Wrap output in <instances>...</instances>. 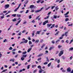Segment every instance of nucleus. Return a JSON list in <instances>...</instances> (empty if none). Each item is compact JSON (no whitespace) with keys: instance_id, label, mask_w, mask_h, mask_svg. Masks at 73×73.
Wrapping results in <instances>:
<instances>
[{"instance_id":"nucleus-40","label":"nucleus","mask_w":73,"mask_h":73,"mask_svg":"<svg viewBox=\"0 0 73 73\" xmlns=\"http://www.w3.org/2000/svg\"><path fill=\"white\" fill-rule=\"evenodd\" d=\"M21 33L20 32L18 34H17L18 36H21Z\"/></svg>"},{"instance_id":"nucleus-20","label":"nucleus","mask_w":73,"mask_h":73,"mask_svg":"<svg viewBox=\"0 0 73 73\" xmlns=\"http://www.w3.org/2000/svg\"><path fill=\"white\" fill-rule=\"evenodd\" d=\"M25 59V58H24V57H22L21 58V60L22 61H24V60Z\"/></svg>"},{"instance_id":"nucleus-22","label":"nucleus","mask_w":73,"mask_h":73,"mask_svg":"<svg viewBox=\"0 0 73 73\" xmlns=\"http://www.w3.org/2000/svg\"><path fill=\"white\" fill-rule=\"evenodd\" d=\"M49 17V15L46 16V17L44 18V19H48Z\"/></svg>"},{"instance_id":"nucleus-8","label":"nucleus","mask_w":73,"mask_h":73,"mask_svg":"<svg viewBox=\"0 0 73 73\" xmlns=\"http://www.w3.org/2000/svg\"><path fill=\"white\" fill-rule=\"evenodd\" d=\"M44 70L42 69H40V70L39 71V73H42V72H44Z\"/></svg>"},{"instance_id":"nucleus-47","label":"nucleus","mask_w":73,"mask_h":73,"mask_svg":"<svg viewBox=\"0 0 73 73\" xmlns=\"http://www.w3.org/2000/svg\"><path fill=\"white\" fill-rule=\"evenodd\" d=\"M51 43L52 44H54V43H55V42H54V40H52L51 41Z\"/></svg>"},{"instance_id":"nucleus-32","label":"nucleus","mask_w":73,"mask_h":73,"mask_svg":"<svg viewBox=\"0 0 73 73\" xmlns=\"http://www.w3.org/2000/svg\"><path fill=\"white\" fill-rule=\"evenodd\" d=\"M34 7V5H31L30 7V8H33Z\"/></svg>"},{"instance_id":"nucleus-48","label":"nucleus","mask_w":73,"mask_h":73,"mask_svg":"<svg viewBox=\"0 0 73 73\" xmlns=\"http://www.w3.org/2000/svg\"><path fill=\"white\" fill-rule=\"evenodd\" d=\"M46 61H47V62H49V60L48 59V57L46 58Z\"/></svg>"},{"instance_id":"nucleus-28","label":"nucleus","mask_w":73,"mask_h":73,"mask_svg":"<svg viewBox=\"0 0 73 73\" xmlns=\"http://www.w3.org/2000/svg\"><path fill=\"white\" fill-rule=\"evenodd\" d=\"M16 14H13L12 15V16H13V17H16Z\"/></svg>"},{"instance_id":"nucleus-43","label":"nucleus","mask_w":73,"mask_h":73,"mask_svg":"<svg viewBox=\"0 0 73 73\" xmlns=\"http://www.w3.org/2000/svg\"><path fill=\"white\" fill-rule=\"evenodd\" d=\"M13 49V48L12 47H11L9 48V50H12Z\"/></svg>"},{"instance_id":"nucleus-54","label":"nucleus","mask_w":73,"mask_h":73,"mask_svg":"<svg viewBox=\"0 0 73 73\" xmlns=\"http://www.w3.org/2000/svg\"><path fill=\"white\" fill-rule=\"evenodd\" d=\"M16 21V19L15 18L13 20V21Z\"/></svg>"},{"instance_id":"nucleus-23","label":"nucleus","mask_w":73,"mask_h":73,"mask_svg":"<svg viewBox=\"0 0 73 73\" xmlns=\"http://www.w3.org/2000/svg\"><path fill=\"white\" fill-rule=\"evenodd\" d=\"M73 50V48H69V51H70V50Z\"/></svg>"},{"instance_id":"nucleus-15","label":"nucleus","mask_w":73,"mask_h":73,"mask_svg":"<svg viewBox=\"0 0 73 73\" xmlns=\"http://www.w3.org/2000/svg\"><path fill=\"white\" fill-rule=\"evenodd\" d=\"M40 32H41V31H37L36 33V35H39L40 33Z\"/></svg>"},{"instance_id":"nucleus-56","label":"nucleus","mask_w":73,"mask_h":73,"mask_svg":"<svg viewBox=\"0 0 73 73\" xmlns=\"http://www.w3.org/2000/svg\"><path fill=\"white\" fill-rule=\"evenodd\" d=\"M50 7H48L47 8H46V9H45V10H47V9H48L50 8Z\"/></svg>"},{"instance_id":"nucleus-60","label":"nucleus","mask_w":73,"mask_h":73,"mask_svg":"<svg viewBox=\"0 0 73 73\" xmlns=\"http://www.w3.org/2000/svg\"><path fill=\"white\" fill-rule=\"evenodd\" d=\"M28 12H29V10H27L25 12V13H28Z\"/></svg>"},{"instance_id":"nucleus-50","label":"nucleus","mask_w":73,"mask_h":73,"mask_svg":"<svg viewBox=\"0 0 73 73\" xmlns=\"http://www.w3.org/2000/svg\"><path fill=\"white\" fill-rule=\"evenodd\" d=\"M48 62H44V65H46L47 64H48Z\"/></svg>"},{"instance_id":"nucleus-5","label":"nucleus","mask_w":73,"mask_h":73,"mask_svg":"<svg viewBox=\"0 0 73 73\" xmlns=\"http://www.w3.org/2000/svg\"><path fill=\"white\" fill-rule=\"evenodd\" d=\"M67 71L68 72H71V68L70 67L67 68Z\"/></svg>"},{"instance_id":"nucleus-46","label":"nucleus","mask_w":73,"mask_h":73,"mask_svg":"<svg viewBox=\"0 0 73 73\" xmlns=\"http://www.w3.org/2000/svg\"><path fill=\"white\" fill-rule=\"evenodd\" d=\"M40 17V16H38L36 17V18L35 19V20H37Z\"/></svg>"},{"instance_id":"nucleus-53","label":"nucleus","mask_w":73,"mask_h":73,"mask_svg":"<svg viewBox=\"0 0 73 73\" xmlns=\"http://www.w3.org/2000/svg\"><path fill=\"white\" fill-rule=\"evenodd\" d=\"M35 66H36V65H32V68H33Z\"/></svg>"},{"instance_id":"nucleus-45","label":"nucleus","mask_w":73,"mask_h":73,"mask_svg":"<svg viewBox=\"0 0 73 73\" xmlns=\"http://www.w3.org/2000/svg\"><path fill=\"white\" fill-rule=\"evenodd\" d=\"M46 53H45V54H46V53H48V51L46 50L45 51Z\"/></svg>"},{"instance_id":"nucleus-37","label":"nucleus","mask_w":73,"mask_h":73,"mask_svg":"<svg viewBox=\"0 0 73 73\" xmlns=\"http://www.w3.org/2000/svg\"><path fill=\"white\" fill-rule=\"evenodd\" d=\"M22 53H23V54H27V51L23 52Z\"/></svg>"},{"instance_id":"nucleus-61","label":"nucleus","mask_w":73,"mask_h":73,"mask_svg":"<svg viewBox=\"0 0 73 73\" xmlns=\"http://www.w3.org/2000/svg\"><path fill=\"white\" fill-rule=\"evenodd\" d=\"M57 60H58V59L56 58L55 59L54 61H55L56 62H57Z\"/></svg>"},{"instance_id":"nucleus-12","label":"nucleus","mask_w":73,"mask_h":73,"mask_svg":"<svg viewBox=\"0 0 73 73\" xmlns=\"http://www.w3.org/2000/svg\"><path fill=\"white\" fill-rule=\"evenodd\" d=\"M52 24H47V28H49V27H50V26H51Z\"/></svg>"},{"instance_id":"nucleus-42","label":"nucleus","mask_w":73,"mask_h":73,"mask_svg":"<svg viewBox=\"0 0 73 73\" xmlns=\"http://www.w3.org/2000/svg\"><path fill=\"white\" fill-rule=\"evenodd\" d=\"M57 62L58 64H59L60 62V59L58 60L57 61Z\"/></svg>"},{"instance_id":"nucleus-63","label":"nucleus","mask_w":73,"mask_h":73,"mask_svg":"<svg viewBox=\"0 0 73 73\" xmlns=\"http://www.w3.org/2000/svg\"><path fill=\"white\" fill-rule=\"evenodd\" d=\"M38 41H39V40H36L35 42H38Z\"/></svg>"},{"instance_id":"nucleus-64","label":"nucleus","mask_w":73,"mask_h":73,"mask_svg":"<svg viewBox=\"0 0 73 73\" xmlns=\"http://www.w3.org/2000/svg\"><path fill=\"white\" fill-rule=\"evenodd\" d=\"M62 72H65L66 71L65 70H62Z\"/></svg>"},{"instance_id":"nucleus-62","label":"nucleus","mask_w":73,"mask_h":73,"mask_svg":"<svg viewBox=\"0 0 73 73\" xmlns=\"http://www.w3.org/2000/svg\"><path fill=\"white\" fill-rule=\"evenodd\" d=\"M17 50L16 49H13L12 50L13 52H14V51H15V50Z\"/></svg>"},{"instance_id":"nucleus-55","label":"nucleus","mask_w":73,"mask_h":73,"mask_svg":"<svg viewBox=\"0 0 73 73\" xmlns=\"http://www.w3.org/2000/svg\"><path fill=\"white\" fill-rule=\"evenodd\" d=\"M29 19H32V15H30L29 16Z\"/></svg>"},{"instance_id":"nucleus-4","label":"nucleus","mask_w":73,"mask_h":73,"mask_svg":"<svg viewBox=\"0 0 73 73\" xmlns=\"http://www.w3.org/2000/svg\"><path fill=\"white\" fill-rule=\"evenodd\" d=\"M60 18V16L58 15H54L53 18L54 19H56V18Z\"/></svg>"},{"instance_id":"nucleus-11","label":"nucleus","mask_w":73,"mask_h":73,"mask_svg":"<svg viewBox=\"0 0 73 73\" xmlns=\"http://www.w3.org/2000/svg\"><path fill=\"white\" fill-rule=\"evenodd\" d=\"M32 48H29V49H28V50H27V52L28 53H29V52H30V51H31V50H32Z\"/></svg>"},{"instance_id":"nucleus-41","label":"nucleus","mask_w":73,"mask_h":73,"mask_svg":"<svg viewBox=\"0 0 73 73\" xmlns=\"http://www.w3.org/2000/svg\"><path fill=\"white\" fill-rule=\"evenodd\" d=\"M19 9V8L18 7L17 8L15 9L14 10L15 12H16V11H17V10L18 9Z\"/></svg>"},{"instance_id":"nucleus-13","label":"nucleus","mask_w":73,"mask_h":73,"mask_svg":"<svg viewBox=\"0 0 73 73\" xmlns=\"http://www.w3.org/2000/svg\"><path fill=\"white\" fill-rule=\"evenodd\" d=\"M54 48V46L50 47L49 48V50L50 51L52 49H53Z\"/></svg>"},{"instance_id":"nucleus-39","label":"nucleus","mask_w":73,"mask_h":73,"mask_svg":"<svg viewBox=\"0 0 73 73\" xmlns=\"http://www.w3.org/2000/svg\"><path fill=\"white\" fill-rule=\"evenodd\" d=\"M69 20V19L68 18H66L65 19V21H68Z\"/></svg>"},{"instance_id":"nucleus-52","label":"nucleus","mask_w":73,"mask_h":73,"mask_svg":"<svg viewBox=\"0 0 73 73\" xmlns=\"http://www.w3.org/2000/svg\"><path fill=\"white\" fill-rule=\"evenodd\" d=\"M69 40H66V43H67V44H68L69 43Z\"/></svg>"},{"instance_id":"nucleus-14","label":"nucleus","mask_w":73,"mask_h":73,"mask_svg":"<svg viewBox=\"0 0 73 73\" xmlns=\"http://www.w3.org/2000/svg\"><path fill=\"white\" fill-rule=\"evenodd\" d=\"M27 54L24 55L22 56V57H24V58H25V57H27Z\"/></svg>"},{"instance_id":"nucleus-18","label":"nucleus","mask_w":73,"mask_h":73,"mask_svg":"<svg viewBox=\"0 0 73 73\" xmlns=\"http://www.w3.org/2000/svg\"><path fill=\"white\" fill-rule=\"evenodd\" d=\"M69 11L68 12H67L65 14H64V15L65 16L66 15H68V14H69Z\"/></svg>"},{"instance_id":"nucleus-27","label":"nucleus","mask_w":73,"mask_h":73,"mask_svg":"<svg viewBox=\"0 0 73 73\" xmlns=\"http://www.w3.org/2000/svg\"><path fill=\"white\" fill-rule=\"evenodd\" d=\"M10 61H12V62H13L15 61V60L11 59L10 60Z\"/></svg>"},{"instance_id":"nucleus-57","label":"nucleus","mask_w":73,"mask_h":73,"mask_svg":"<svg viewBox=\"0 0 73 73\" xmlns=\"http://www.w3.org/2000/svg\"><path fill=\"white\" fill-rule=\"evenodd\" d=\"M41 60V58H39L38 59V61Z\"/></svg>"},{"instance_id":"nucleus-31","label":"nucleus","mask_w":73,"mask_h":73,"mask_svg":"<svg viewBox=\"0 0 73 73\" xmlns=\"http://www.w3.org/2000/svg\"><path fill=\"white\" fill-rule=\"evenodd\" d=\"M51 65V63H50L49 64H48V67H49L50 66V65Z\"/></svg>"},{"instance_id":"nucleus-29","label":"nucleus","mask_w":73,"mask_h":73,"mask_svg":"<svg viewBox=\"0 0 73 73\" xmlns=\"http://www.w3.org/2000/svg\"><path fill=\"white\" fill-rule=\"evenodd\" d=\"M60 41V40H56V43H58V42H59Z\"/></svg>"},{"instance_id":"nucleus-19","label":"nucleus","mask_w":73,"mask_h":73,"mask_svg":"<svg viewBox=\"0 0 73 73\" xmlns=\"http://www.w3.org/2000/svg\"><path fill=\"white\" fill-rule=\"evenodd\" d=\"M68 32H66L65 33V34H64V35L66 36H68Z\"/></svg>"},{"instance_id":"nucleus-59","label":"nucleus","mask_w":73,"mask_h":73,"mask_svg":"<svg viewBox=\"0 0 73 73\" xmlns=\"http://www.w3.org/2000/svg\"><path fill=\"white\" fill-rule=\"evenodd\" d=\"M51 14V12H49L47 14V15H49Z\"/></svg>"},{"instance_id":"nucleus-24","label":"nucleus","mask_w":73,"mask_h":73,"mask_svg":"<svg viewBox=\"0 0 73 73\" xmlns=\"http://www.w3.org/2000/svg\"><path fill=\"white\" fill-rule=\"evenodd\" d=\"M41 1H42V0H38L37 1V3H39Z\"/></svg>"},{"instance_id":"nucleus-58","label":"nucleus","mask_w":73,"mask_h":73,"mask_svg":"<svg viewBox=\"0 0 73 73\" xmlns=\"http://www.w3.org/2000/svg\"><path fill=\"white\" fill-rule=\"evenodd\" d=\"M72 25H73V23L69 24L68 25V26H72Z\"/></svg>"},{"instance_id":"nucleus-16","label":"nucleus","mask_w":73,"mask_h":73,"mask_svg":"<svg viewBox=\"0 0 73 73\" xmlns=\"http://www.w3.org/2000/svg\"><path fill=\"white\" fill-rule=\"evenodd\" d=\"M55 9L56 11H57V10H58V9H59V8H58V6H57L56 7Z\"/></svg>"},{"instance_id":"nucleus-9","label":"nucleus","mask_w":73,"mask_h":73,"mask_svg":"<svg viewBox=\"0 0 73 73\" xmlns=\"http://www.w3.org/2000/svg\"><path fill=\"white\" fill-rule=\"evenodd\" d=\"M25 68H23L22 70H20L19 72L20 73L21 72H22L23 71H25Z\"/></svg>"},{"instance_id":"nucleus-49","label":"nucleus","mask_w":73,"mask_h":73,"mask_svg":"<svg viewBox=\"0 0 73 73\" xmlns=\"http://www.w3.org/2000/svg\"><path fill=\"white\" fill-rule=\"evenodd\" d=\"M29 44H32V42H31V41H29Z\"/></svg>"},{"instance_id":"nucleus-36","label":"nucleus","mask_w":73,"mask_h":73,"mask_svg":"<svg viewBox=\"0 0 73 73\" xmlns=\"http://www.w3.org/2000/svg\"><path fill=\"white\" fill-rule=\"evenodd\" d=\"M62 47V46L60 45H59L58 46V48H59V49H60V48H61Z\"/></svg>"},{"instance_id":"nucleus-35","label":"nucleus","mask_w":73,"mask_h":73,"mask_svg":"<svg viewBox=\"0 0 73 73\" xmlns=\"http://www.w3.org/2000/svg\"><path fill=\"white\" fill-rule=\"evenodd\" d=\"M73 41V39H72L70 41V42L69 43V44H70Z\"/></svg>"},{"instance_id":"nucleus-33","label":"nucleus","mask_w":73,"mask_h":73,"mask_svg":"<svg viewBox=\"0 0 73 73\" xmlns=\"http://www.w3.org/2000/svg\"><path fill=\"white\" fill-rule=\"evenodd\" d=\"M8 42L6 39H5L3 41V42Z\"/></svg>"},{"instance_id":"nucleus-1","label":"nucleus","mask_w":73,"mask_h":73,"mask_svg":"<svg viewBox=\"0 0 73 73\" xmlns=\"http://www.w3.org/2000/svg\"><path fill=\"white\" fill-rule=\"evenodd\" d=\"M63 54H64V50H61L60 51V53L59 54V56L61 57Z\"/></svg>"},{"instance_id":"nucleus-3","label":"nucleus","mask_w":73,"mask_h":73,"mask_svg":"<svg viewBox=\"0 0 73 73\" xmlns=\"http://www.w3.org/2000/svg\"><path fill=\"white\" fill-rule=\"evenodd\" d=\"M43 8H44L42 7V8H41V9L40 10H38L35 11V12H36V13H38V12H40V11H42V9H43Z\"/></svg>"},{"instance_id":"nucleus-38","label":"nucleus","mask_w":73,"mask_h":73,"mask_svg":"<svg viewBox=\"0 0 73 73\" xmlns=\"http://www.w3.org/2000/svg\"><path fill=\"white\" fill-rule=\"evenodd\" d=\"M44 3V1L42 0V1H40V3L41 4H42V3Z\"/></svg>"},{"instance_id":"nucleus-21","label":"nucleus","mask_w":73,"mask_h":73,"mask_svg":"<svg viewBox=\"0 0 73 73\" xmlns=\"http://www.w3.org/2000/svg\"><path fill=\"white\" fill-rule=\"evenodd\" d=\"M6 71H7V69H6L5 70H3L2 71V72H3V73H4V72H6Z\"/></svg>"},{"instance_id":"nucleus-34","label":"nucleus","mask_w":73,"mask_h":73,"mask_svg":"<svg viewBox=\"0 0 73 73\" xmlns=\"http://www.w3.org/2000/svg\"><path fill=\"white\" fill-rule=\"evenodd\" d=\"M59 31H57L56 34H55V35H58V33H59Z\"/></svg>"},{"instance_id":"nucleus-17","label":"nucleus","mask_w":73,"mask_h":73,"mask_svg":"<svg viewBox=\"0 0 73 73\" xmlns=\"http://www.w3.org/2000/svg\"><path fill=\"white\" fill-rule=\"evenodd\" d=\"M43 55V53H42L39 54L38 55V56L40 57V56H42V55Z\"/></svg>"},{"instance_id":"nucleus-7","label":"nucleus","mask_w":73,"mask_h":73,"mask_svg":"<svg viewBox=\"0 0 73 73\" xmlns=\"http://www.w3.org/2000/svg\"><path fill=\"white\" fill-rule=\"evenodd\" d=\"M61 57L62 60H65V59H66V57L64 56H61Z\"/></svg>"},{"instance_id":"nucleus-30","label":"nucleus","mask_w":73,"mask_h":73,"mask_svg":"<svg viewBox=\"0 0 73 73\" xmlns=\"http://www.w3.org/2000/svg\"><path fill=\"white\" fill-rule=\"evenodd\" d=\"M38 69H41V66H38Z\"/></svg>"},{"instance_id":"nucleus-6","label":"nucleus","mask_w":73,"mask_h":73,"mask_svg":"<svg viewBox=\"0 0 73 73\" xmlns=\"http://www.w3.org/2000/svg\"><path fill=\"white\" fill-rule=\"evenodd\" d=\"M21 20H19V21H18L17 22V23L15 24V25L17 26V25H19V23H20V22H21Z\"/></svg>"},{"instance_id":"nucleus-25","label":"nucleus","mask_w":73,"mask_h":73,"mask_svg":"<svg viewBox=\"0 0 73 73\" xmlns=\"http://www.w3.org/2000/svg\"><path fill=\"white\" fill-rule=\"evenodd\" d=\"M24 41V43H27L28 42V40H25Z\"/></svg>"},{"instance_id":"nucleus-2","label":"nucleus","mask_w":73,"mask_h":73,"mask_svg":"<svg viewBox=\"0 0 73 73\" xmlns=\"http://www.w3.org/2000/svg\"><path fill=\"white\" fill-rule=\"evenodd\" d=\"M9 7V5L8 4L5 5V9H7V8H8Z\"/></svg>"},{"instance_id":"nucleus-10","label":"nucleus","mask_w":73,"mask_h":73,"mask_svg":"<svg viewBox=\"0 0 73 73\" xmlns=\"http://www.w3.org/2000/svg\"><path fill=\"white\" fill-rule=\"evenodd\" d=\"M4 18V15H3V16H2L1 17L0 19L1 20H3V19Z\"/></svg>"},{"instance_id":"nucleus-44","label":"nucleus","mask_w":73,"mask_h":73,"mask_svg":"<svg viewBox=\"0 0 73 73\" xmlns=\"http://www.w3.org/2000/svg\"><path fill=\"white\" fill-rule=\"evenodd\" d=\"M30 68V65H28L27 66V69H29Z\"/></svg>"},{"instance_id":"nucleus-26","label":"nucleus","mask_w":73,"mask_h":73,"mask_svg":"<svg viewBox=\"0 0 73 73\" xmlns=\"http://www.w3.org/2000/svg\"><path fill=\"white\" fill-rule=\"evenodd\" d=\"M17 17H20L21 16V15L20 14H17Z\"/></svg>"},{"instance_id":"nucleus-51","label":"nucleus","mask_w":73,"mask_h":73,"mask_svg":"<svg viewBox=\"0 0 73 73\" xmlns=\"http://www.w3.org/2000/svg\"><path fill=\"white\" fill-rule=\"evenodd\" d=\"M21 3H20L19 6H18V8H20V6H21Z\"/></svg>"}]
</instances>
